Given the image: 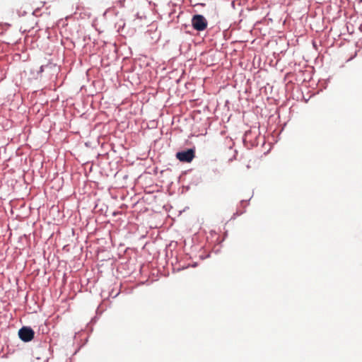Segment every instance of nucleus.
Masks as SVG:
<instances>
[{
	"mask_svg": "<svg viewBox=\"0 0 362 362\" xmlns=\"http://www.w3.org/2000/svg\"><path fill=\"white\" fill-rule=\"evenodd\" d=\"M191 23L193 28L197 31H203L207 28L208 25L206 19L200 14H196L193 16Z\"/></svg>",
	"mask_w": 362,
	"mask_h": 362,
	"instance_id": "1",
	"label": "nucleus"
},
{
	"mask_svg": "<svg viewBox=\"0 0 362 362\" xmlns=\"http://www.w3.org/2000/svg\"><path fill=\"white\" fill-rule=\"evenodd\" d=\"M175 156L180 162L190 163L195 156V151L194 149L189 148L186 151L177 152Z\"/></svg>",
	"mask_w": 362,
	"mask_h": 362,
	"instance_id": "2",
	"label": "nucleus"
},
{
	"mask_svg": "<svg viewBox=\"0 0 362 362\" xmlns=\"http://www.w3.org/2000/svg\"><path fill=\"white\" fill-rule=\"evenodd\" d=\"M34 335V331L29 327H23L18 331L19 338L25 342H28L33 340Z\"/></svg>",
	"mask_w": 362,
	"mask_h": 362,
	"instance_id": "3",
	"label": "nucleus"
}]
</instances>
